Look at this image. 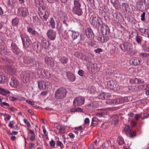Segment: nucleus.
Listing matches in <instances>:
<instances>
[{
    "instance_id": "58836bf2",
    "label": "nucleus",
    "mask_w": 149,
    "mask_h": 149,
    "mask_svg": "<svg viewBox=\"0 0 149 149\" xmlns=\"http://www.w3.org/2000/svg\"><path fill=\"white\" fill-rule=\"evenodd\" d=\"M135 39L139 44H141L142 40V38L141 36L138 35L135 38Z\"/></svg>"
},
{
    "instance_id": "473e14b6",
    "label": "nucleus",
    "mask_w": 149,
    "mask_h": 149,
    "mask_svg": "<svg viewBox=\"0 0 149 149\" xmlns=\"http://www.w3.org/2000/svg\"><path fill=\"white\" fill-rule=\"evenodd\" d=\"M33 48L37 52H40L42 51L41 48L39 47L38 44V43H36L34 44Z\"/></svg>"
},
{
    "instance_id": "680f3d73",
    "label": "nucleus",
    "mask_w": 149,
    "mask_h": 149,
    "mask_svg": "<svg viewBox=\"0 0 149 149\" xmlns=\"http://www.w3.org/2000/svg\"><path fill=\"white\" fill-rule=\"evenodd\" d=\"M26 102L32 106H33V105H34V103L33 102L29 100H26Z\"/></svg>"
},
{
    "instance_id": "0eeeda50",
    "label": "nucleus",
    "mask_w": 149,
    "mask_h": 149,
    "mask_svg": "<svg viewBox=\"0 0 149 149\" xmlns=\"http://www.w3.org/2000/svg\"><path fill=\"white\" fill-rule=\"evenodd\" d=\"M85 102V98L81 96L77 97L74 99L73 102L74 106H80L83 104Z\"/></svg>"
},
{
    "instance_id": "ea45409f",
    "label": "nucleus",
    "mask_w": 149,
    "mask_h": 149,
    "mask_svg": "<svg viewBox=\"0 0 149 149\" xmlns=\"http://www.w3.org/2000/svg\"><path fill=\"white\" fill-rule=\"evenodd\" d=\"M50 22L51 28L52 29L54 28L55 26V21L53 18H51Z\"/></svg>"
},
{
    "instance_id": "423d86ee",
    "label": "nucleus",
    "mask_w": 149,
    "mask_h": 149,
    "mask_svg": "<svg viewBox=\"0 0 149 149\" xmlns=\"http://www.w3.org/2000/svg\"><path fill=\"white\" fill-rule=\"evenodd\" d=\"M38 88L39 90H44L50 85V83L47 81H44L40 80L38 81Z\"/></svg>"
},
{
    "instance_id": "bb28decb",
    "label": "nucleus",
    "mask_w": 149,
    "mask_h": 149,
    "mask_svg": "<svg viewBox=\"0 0 149 149\" xmlns=\"http://www.w3.org/2000/svg\"><path fill=\"white\" fill-rule=\"evenodd\" d=\"M67 75L68 79L71 81H74L75 80V77L74 74L70 73H67Z\"/></svg>"
},
{
    "instance_id": "09e8293b",
    "label": "nucleus",
    "mask_w": 149,
    "mask_h": 149,
    "mask_svg": "<svg viewBox=\"0 0 149 149\" xmlns=\"http://www.w3.org/2000/svg\"><path fill=\"white\" fill-rule=\"evenodd\" d=\"M104 95L103 96L105 100H107L110 98L111 97L110 95L108 93H106L105 94H104Z\"/></svg>"
},
{
    "instance_id": "37998d69",
    "label": "nucleus",
    "mask_w": 149,
    "mask_h": 149,
    "mask_svg": "<svg viewBox=\"0 0 149 149\" xmlns=\"http://www.w3.org/2000/svg\"><path fill=\"white\" fill-rule=\"evenodd\" d=\"M146 14V13L143 12L141 15V20L142 22H144L145 21Z\"/></svg>"
},
{
    "instance_id": "5701e85b",
    "label": "nucleus",
    "mask_w": 149,
    "mask_h": 149,
    "mask_svg": "<svg viewBox=\"0 0 149 149\" xmlns=\"http://www.w3.org/2000/svg\"><path fill=\"white\" fill-rule=\"evenodd\" d=\"M111 2L116 9L120 10L121 9L120 5L118 4V0H111Z\"/></svg>"
},
{
    "instance_id": "7ed1b4c3",
    "label": "nucleus",
    "mask_w": 149,
    "mask_h": 149,
    "mask_svg": "<svg viewBox=\"0 0 149 149\" xmlns=\"http://www.w3.org/2000/svg\"><path fill=\"white\" fill-rule=\"evenodd\" d=\"M133 45L129 42H124L120 44L119 47L123 52H130L133 49Z\"/></svg>"
},
{
    "instance_id": "4468645a",
    "label": "nucleus",
    "mask_w": 149,
    "mask_h": 149,
    "mask_svg": "<svg viewBox=\"0 0 149 149\" xmlns=\"http://www.w3.org/2000/svg\"><path fill=\"white\" fill-rule=\"evenodd\" d=\"M124 131L129 133L130 137L133 138L136 136V132L135 131L131 132L129 126L126 125L124 128Z\"/></svg>"
},
{
    "instance_id": "e433bc0d",
    "label": "nucleus",
    "mask_w": 149,
    "mask_h": 149,
    "mask_svg": "<svg viewBox=\"0 0 149 149\" xmlns=\"http://www.w3.org/2000/svg\"><path fill=\"white\" fill-rule=\"evenodd\" d=\"M19 19L17 17H15L12 20V24L13 25L17 26L19 22Z\"/></svg>"
},
{
    "instance_id": "0e129e2a",
    "label": "nucleus",
    "mask_w": 149,
    "mask_h": 149,
    "mask_svg": "<svg viewBox=\"0 0 149 149\" xmlns=\"http://www.w3.org/2000/svg\"><path fill=\"white\" fill-rule=\"evenodd\" d=\"M103 50L102 49L100 48H98L97 49H95L94 50L95 52L97 53H99L100 52H102V51Z\"/></svg>"
},
{
    "instance_id": "4d7b16f0",
    "label": "nucleus",
    "mask_w": 149,
    "mask_h": 149,
    "mask_svg": "<svg viewBox=\"0 0 149 149\" xmlns=\"http://www.w3.org/2000/svg\"><path fill=\"white\" fill-rule=\"evenodd\" d=\"M109 146L108 143V142L103 143L102 144V146L105 149L107 148L108 146Z\"/></svg>"
},
{
    "instance_id": "a19ab883",
    "label": "nucleus",
    "mask_w": 149,
    "mask_h": 149,
    "mask_svg": "<svg viewBox=\"0 0 149 149\" xmlns=\"http://www.w3.org/2000/svg\"><path fill=\"white\" fill-rule=\"evenodd\" d=\"M8 71L9 72H11V73H14L15 72V70L11 66H8L7 68Z\"/></svg>"
},
{
    "instance_id": "7c9ffc66",
    "label": "nucleus",
    "mask_w": 149,
    "mask_h": 149,
    "mask_svg": "<svg viewBox=\"0 0 149 149\" xmlns=\"http://www.w3.org/2000/svg\"><path fill=\"white\" fill-rule=\"evenodd\" d=\"M6 49L5 47L2 45H0V54L2 55L7 54Z\"/></svg>"
},
{
    "instance_id": "79ce46f5",
    "label": "nucleus",
    "mask_w": 149,
    "mask_h": 149,
    "mask_svg": "<svg viewBox=\"0 0 149 149\" xmlns=\"http://www.w3.org/2000/svg\"><path fill=\"white\" fill-rule=\"evenodd\" d=\"M134 82L136 84H143L144 83V81L143 80L136 78L135 79Z\"/></svg>"
},
{
    "instance_id": "69168bd1",
    "label": "nucleus",
    "mask_w": 149,
    "mask_h": 149,
    "mask_svg": "<svg viewBox=\"0 0 149 149\" xmlns=\"http://www.w3.org/2000/svg\"><path fill=\"white\" fill-rule=\"evenodd\" d=\"M35 134H32L31 136L30 139L31 141H33L35 140Z\"/></svg>"
},
{
    "instance_id": "9d476101",
    "label": "nucleus",
    "mask_w": 149,
    "mask_h": 149,
    "mask_svg": "<svg viewBox=\"0 0 149 149\" xmlns=\"http://www.w3.org/2000/svg\"><path fill=\"white\" fill-rule=\"evenodd\" d=\"M107 85L111 89L117 90L118 88L119 89V88L118 87V85L115 81L111 80L107 81Z\"/></svg>"
},
{
    "instance_id": "dca6fc26",
    "label": "nucleus",
    "mask_w": 149,
    "mask_h": 149,
    "mask_svg": "<svg viewBox=\"0 0 149 149\" xmlns=\"http://www.w3.org/2000/svg\"><path fill=\"white\" fill-rule=\"evenodd\" d=\"M65 32L67 34H68V36L70 35L72 36L74 40L77 38L79 36V34L78 32H73L72 31L70 30H66Z\"/></svg>"
},
{
    "instance_id": "3c124183",
    "label": "nucleus",
    "mask_w": 149,
    "mask_h": 149,
    "mask_svg": "<svg viewBox=\"0 0 149 149\" xmlns=\"http://www.w3.org/2000/svg\"><path fill=\"white\" fill-rule=\"evenodd\" d=\"M0 93L3 95H6V91L4 89L0 88Z\"/></svg>"
},
{
    "instance_id": "de8ad7c7",
    "label": "nucleus",
    "mask_w": 149,
    "mask_h": 149,
    "mask_svg": "<svg viewBox=\"0 0 149 149\" xmlns=\"http://www.w3.org/2000/svg\"><path fill=\"white\" fill-rule=\"evenodd\" d=\"M139 31L142 33H143L145 34H148V32L146 31V29L143 28H140L139 29Z\"/></svg>"
},
{
    "instance_id": "2eb2a0df",
    "label": "nucleus",
    "mask_w": 149,
    "mask_h": 149,
    "mask_svg": "<svg viewBox=\"0 0 149 149\" xmlns=\"http://www.w3.org/2000/svg\"><path fill=\"white\" fill-rule=\"evenodd\" d=\"M38 13L40 17L43 21H46L49 17V14L47 12L45 11H38Z\"/></svg>"
},
{
    "instance_id": "a211bd4d",
    "label": "nucleus",
    "mask_w": 149,
    "mask_h": 149,
    "mask_svg": "<svg viewBox=\"0 0 149 149\" xmlns=\"http://www.w3.org/2000/svg\"><path fill=\"white\" fill-rule=\"evenodd\" d=\"M22 75L24 82H27L29 81L30 78V74L29 71L23 72Z\"/></svg>"
},
{
    "instance_id": "9b49d317",
    "label": "nucleus",
    "mask_w": 149,
    "mask_h": 149,
    "mask_svg": "<svg viewBox=\"0 0 149 149\" xmlns=\"http://www.w3.org/2000/svg\"><path fill=\"white\" fill-rule=\"evenodd\" d=\"M146 3V0H138L136 4L138 9L140 11L143 12L144 10V5L145 6Z\"/></svg>"
},
{
    "instance_id": "338daca9",
    "label": "nucleus",
    "mask_w": 149,
    "mask_h": 149,
    "mask_svg": "<svg viewBox=\"0 0 149 149\" xmlns=\"http://www.w3.org/2000/svg\"><path fill=\"white\" fill-rule=\"evenodd\" d=\"M80 55H82V54L77 52H75L74 53V55L77 58H79L80 57Z\"/></svg>"
},
{
    "instance_id": "6e6552de",
    "label": "nucleus",
    "mask_w": 149,
    "mask_h": 149,
    "mask_svg": "<svg viewBox=\"0 0 149 149\" xmlns=\"http://www.w3.org/2000/svg\"><path fill=\"white\" fill-rule=\"evenodd\" d=\"M100 31L103 35H108L110 33V30L108 26L103 23L101 25Z\"/></svg>"
},
{
    "instance_id": "bf43d9fd",
    "label": "nucleus",
    "mask_w": 149,
    "mask_h": 149,
    "mask_svg": "<svg viewBox=\"0 0 149 149\" xmlns=\"http://www.w3.org/2000/svg\"><path fill=\"white\" fill-rule=\"evenodd\" d=\"M0 105H1V106L2 107L4 106H9V105L8 103L5 102H2V103H0Z\"/></svg>"
},
{
    "instance_id": "412c9836",
    "label": "nucleus",
    "mask_w": 149,
    "mask_h": 149,
    "mask_svg": "<svg viewBox=\"0 0 149 149\" xmlns=\"http://www.w3.org/2000/svg\"><path fill=\"white\" fill-rule=\"evenodd\" d=\"M23 59L24 63L27 64H30L32 63L33 61V58L29 56H24Z\"/></svg>"
},
{
    "instance_id": "f257e3e1",
    "label": "nucleus",
    "mask_w": 149,
    "mask_h": 149,
    "mask_svg": "<svg viewBox=\"0 0 149 149\" xmlns=\"http://www.w3.org/2000/svg\"><path fill=\"white\" fill-rule=\"evenodd\" d=\"M74 6L72 8V12L73 14L78 16H81L83 14L81 8V0H73Z\"/></svg>"
},
{
    "instance_id": "f704fd0d",
    "label": "nucleus",
    "mask_w": 149,
    "mask_h": 149,
    "mask_svg": "<svg viewBox=\"0 0 149 149\" xmlns=\"http://www.w3.org/2000/svg\"><path fill=\"white\" fill-rule=\"evenodd\" d=\"M43 72L45 74V77L47 79H49L51 77V74L47 70H43L41 71V72Z\"/></svg>"
},
{
    "instance_id": "5fc2aeb1",
    "label": "nucleus",
    "mask_w": 149,
    "mask_h": 149,
    "mask_svg": "<svg viewBox=\"0 0 149 149\" xmlns=\"http://www.w3.org/2000/svg\"><path fill=\"white\" fill-rule=\"evenodd\" d=\"M50 146L53 148H54L55 145V142L52 139L49 142Z\"/></svg>"
},
{
    "instance_id": "20e7f679",
    "label": "nucleus",
    "mask_w": 149,
    "mask_h": 149,
    "mask_svg": "<svg viewBox=\"0 0 149 149\" xmlns=\"http://www.w3.org/2000/svg\"><path fill=\"white\" fill-rule=\"evenodd\" d=\"M90 22L94 27L98 28L103 23L102 19L98 17H93L90 20Z\"/></svg>"
},
{
    "instance_id": "6e6d98bb",
    "label": "nucleus",
    "mask_w": 149,
    "mask_h": 149,
    "mask_svg": "<svg viewBox=\"0 0 149 149\" xmlns=\"http://www.w3.org/2000/svg\"><path fill=\"white\" fill-rule=\"evenodd\" d=\"M107 8L106 6H103L102 7H100V10L105 12L107 10Z\"/></svg>"
},
{
    "instance_id": "f3484780",
    "label": "nucleus",
    "mask_w": 149,
    "mask_h": 149,
    "mask_svg": "<svg viewBox=\"0 0 149 149\" xmlns=\"http://www.w3.org/2000/svg\"><path fill=\"white\" fill-rule=\"evenodd\" d=\"M86 35L91 39H93L94 37V35L92 29L90 27L88 28L85 30Z\"/></svg>"
},
{
    "instance_id": "39448f33",
    "label": "nucleus",
    "mask_w": 149,
    "mask_h": 149,
    "mask_svg": "<svg viewBox=\"0 0 149 149\" xmlns=\"http://www.w3.org/2000/svg\"><path fill=\"white\" fill-rule=\"evenodd\" d=\"M22 41L23 47L25 48H27L29 47L31 43L30 40L26 34H23L20 35Z\"/></svg>"
},
{
    "instance_id": "c756f323",
    "label": "nucleus",
    "mask_w": 149,
    "mask_h": 149,
    "mask_svg": "<svg viewBox=\"0 0 149 149\" xmlns=\"http://www.w3.org/2000/svg\"><path fill=\"white\" fill-rule=\"evenodd\" d=\"M8 77L5 75H0V83L4 84L8 79Z\"/></svg>"
},
{
    "instance_id": "c9c22d12",
    "label": "nucleus",
    "mask_w": 149,
    "mask_h": 149,
    "mask_svg": "<svg viewBox=\"0 0 149 149\" xmlns=\"http://www.w3.org/2000/svg\"><path fill=\"white\" fill-rule=\"evenodd\" d=\"M16 0H8L7 3L8 5L10 7H13L15 5Z\"/></svg>"
},
{
    "instance_id": "864d4df0",
    "label": "nucleus",
    "mask_w": 149,
    "mask_h": 149,
    "mask_svg": "<svg viewBox=\"0 0 149 149\" xmlns=\"http://www.w3.org/2000/svg\"><path fill=\"white\" fill-rule=\"evenodd\" d=\"M143 117H141V118L142 119H144L146 118H148L149 116V113H148L146 112L143 113Z\"/></svg>"
},
{
    "instance_id": "052dcab7",
    "label": "nucleus",
    "mask_w": 149,
    "mask_h": 149,
    "mask_svg": "<svg viewBox=\"0 0 149 149\" xmlns=\"http://www.w3.org/2000/svg\"><path fill=\"white\" fill-rule=\"evenodd\" d=\"M23 121L24 123L28 127H29L31 126V125L29 122L26 119H24Z\"/></svg>"
},
{
    "instance_id": "4be33fe9",
    "label": "nucleus",
    "mask_w": 149,
    "mask_h": 149,
    "mask_svg": "<svg viewBox=\"0 0 149 149\" xmlns=\"http://www.w3.org/2000/svg\"><path fill=\"white\" fill-rule=\"evenodd\" d=\"M19 83V82L16 79L14 78H11L10 84L11 87H16L18 86Z\"/></svg>"
},
{
    "instance_id": "13d9d810",
    "label": "nucleus",
    "mask_w": 149,
    "mask_h": 149,
    "mask_svg": "<svg viewBox=\"0 0 149 149\" xmlns=\"http://www.w3.org/2000/svg\"><path fill=\"white\" fill-rule=\"evenodd\" d=\"M103 38L104 42H107L109 39V38L108 36H103Z\"/></svg>"
},
{
    "instance_id": "1a4fd4ad",
    "label": "nucleus",
    "mask_w": 149,
    "mask_h": 149,
    "mask_svg": "<svg viewBox=\"0 0 149 149\" xmlns=\"http://www.w3.org/2000/svg\"><path fill=\"white\" fill-rule=\"evenodd\" d=\"M11 48L12 52L16 55L20 57L22 55V52L14 42L12 43Z\"/></svg>"
},
{
    "instance_id": "a878e982",
    "label": "nucleus",
    "mask_w": 149,
    "mask_h": 149,
    "mask_svg": "<svg viewBox=\"0 0 149 149\" xmlns=\"http://www.w3.org/2000/svg\"><path fill=\"white\" fill-rule=\"evenodd\" d=\"M121 7L124 11L126 12H129L130 7L128 3H123L121 5Z\"/></svg>"
},
{
    "instance_id": "72a5a7b5",
    "label": "nucleus",
    "mask_w": 149,
    "mask_h": 149,
    "mask_svg": "<svg viewBox=\"0 0 149 149\" xmlns=\"http://www.w3.org/2000/svg\"><path fill=\"white\" fill-rule=\"evenodd\" d=\"M33 22L35 24L38 25L40 23V20L38 16H33Z\"/></svg>"
},
{
    "instance_id": "4c0bfd02",
    "label": "nucleus",
    "mask_w": 149,
    "mask_h": 149,
    "mask_svg": "<svg viewBox=\"0 0 149 149\" xmlns=\"http://www.w3.org/2000/svg\"><path fill=\"white\" fill-rule=\"evenodd\" d=\"M117 141L118 143L120 145H123L125 143L124 140L123 138L120 136L118 137Z\"/></svg>"
},
{
    "instance_id": "603ef678",
    "label": "nucleus",
    "mask_w": 149,
    "mask_h": 149,
    "mask_svg": "<svg viewBox=\"0 0 149 149\" xmlns=\"http://www.w3.org/2000/svg\"><path fill=\"white\" fill-rule=\"evenodd\" d=\"M113 99L108 100L106 101V103L107 104L109 105H111L113 104Z\"/></svg>"
},
{
    "instance_id": "b1692460",
    "label": "nucleus",
    "mask_w": 149,
    "mask_h": 149,
    "mask_svg": "<svg viewBox=\"0 0 149 149\" xmlns=\"http://www.w3.org/2000/svg\"><path fill=\"white\" fill-rule=\"evenodd\" d=\"M141 61V58L136 57L133 58L132 60V63L134 65H139Z\"/></svg>"
},
{
    "instance_id": "ddd939ff",
    "label": "nucleus",
    "mask_w": 149,
    "mask_h": 149,
    "mask_svg": "<svg viewBox=\"0 0 149 149\" xmlns=\"http://www.w3.org/2000/svg\"><path fill=\"white\" fill-rule=\"evenodd\" d=\"M45 63L48 66L52 67L54 65L53 59L51 57L46 56L45 58Z\"/></svg>"
},
{
    "instance_id": "6ab92c4d",
    "label": "nucleus",
    "mask_w": 149,
    "mask_h": 149,
    "mask_svg": "<svg viewBox=\"0 0 149 149\" xmlns=\"http://www.w3.org/2000/svg\"><path fill=\"white\" fill-rule=\"evenodd\" d=\"M18 11H21V15L23 17H24L29 14L28 9L25 7H22L18 9Z\"/></svg>"
},
{
    "instance_id": "cd10ccee",
    "label": "nucleus",
    "mask_w": 149,
    "mask_h": 149,
    "mask_svg": "<svg viewBox=\"0 0 149 149\" xmlns=\"http://www.w3.org/2000/svg\"><path fill=\"white\" fill-rule=\"evenodd\" d=\"M111 119L112 123H113L114 124L116 125L118 123L119 119L118 116L116 115H113L111 117Z\"/></svg>"
},
{
    "instance_id": "2f4dec72",
    "label": "nucleus",
    "mask_w": 149,
    "mask_h": 149,
    "mask_svg": "<svg viewBox=\"0 0 149 149\" xmlns=\"http://www.w3.org/2000/svg\"><path fill=\"white\" fill-rule=\"evenodd\" d=\"M99 122V119L97 118L94 117L92 119L91 125L93 126H95L98 124Z\"/></svg>"
},
{
    "instance_id": "c85d7f7f",
    "label": "nucleus",
    "mask_w": 149,
    "mask_h": 149,
    "mask_svg": "<svg viewBox=\"0 0 149 149\" xmlns=\"http://www.w3.org/2000/svg\"><path fill=\"white\" fill-rule=\"evenodd\" d=\"M59 61L62 64H66L68 62V59L66 56H63L60 58Z\"/></svg>"
},
{
    "instance_id": "f8f14e48",
    "label": "nucleus",
    "mask_w": 149,
    "mask_h": 149,
    "mask_svg": "<svg viewBox=\"0 0 149 149\" xmlns=\"http://www.w3.org/2000/svg\"><path fill=\"white\" fill-rule=\"evenodd\" d=\"M47 35L49 40H54L56 38V32L52 29H50L47 31Z\"/></svg>"
},
{
    "instance_id": "8fccbe9b",
    "label": "nucleus",
    "mask_w": 149,
    "mask_h": 149,
    "mask_svg": "<svg viewBox=\"0 0 149 149\" xmlns=\"http://www.w3.org/2000/svg\"><path fill=\"white\" fill-rule=\"evenodd\" d=\"M36 65L37 68L40 69L41 68L42 64L40 62L38 61H36Z\"/></svg>"
},
{
    "instance_id": "f03ea898",
    "label": "nucleus",
    "mask_w": 149,
    "mask_h": 149,
    "mask_svg": "<svg viewBox=\"0 0 149 149\" xmlns=\"http://www.w3.org/2000/svg\"><path fill=\"white\" fill-rule=\"evenodd\" d=\"M67 92L66 89L63 88L58 89L55 92V97L56 99L61 100L66 97Z\"/></svg>"
},
{
    "instance_id": "a18cd8bd",
    "label": "nucleus",
    "mask_w": 149,
    "mask_h": 149,
    "mask_svg": "<svg viewBox=\"0 0 149 149\" xmlns=\"http://www.w3.org/2000/svg\"><path fill=\"white\" fill-rule=\"evenodd\" d=\"M46 7L45 6H40L39 8L38 11L40 10L41 11H45V12H47L46 11Z\"/></svg>"
},
{
    "instance_id": "e2e57ef3",
    "label": "nucleus",
    "mask_w": 149,
    "mask_h": 149,
    "mask_svg": "<svg viewBox=\"0 0 149 149\" xmlns=\"http://www.w3.org/2000/svg\"><path fill=\"white\" fill-rule=\"evenodd\" d=\"M54 127L55 128L59 130H60L61 128V125L57 123H56L54 125Z\"/></svg>"
},
{
    "instance_id": "aec40b11",
    "label": "nucleus",
    "mask_w": 149,
    "mask_h": 149,
    "mask_svg": "<svg viewBox=\"0 0 149 149\" xmlns=\"http://www.w3.org/2000/svg\"><path fill=\"white\" fill-rule=\"evenodd\" d=\"M41 45L44 48L47 49L49 45V43L45 38H43L41 40Z\"/></svg>"
},
{
    "instance_id": "c03bdc74",
    "label": "nucleus",
    "mask_w": 149,
    "mask_h": 149,
    "mask_svg": "<svg viewBox=\"0 0 149 149\" xmlns=\"http://www.w3.org/2000/svg\"><path fill=\"white\" fill-rule=\"evenodd\" d=\"M138 35H139L138 32L135 31L134 32H132L131 34V38H133L134 37H135V38H136Z\"/></svg>"
},
{
    "instance_id": "49530a36",
    "label": "nucleus",
    "mask_w": 149,
    "mask_h": 149,
    "mask_svg": "<svg viewBox=\"0 0 149 149\" xmlns=\"http://www.w3.org/2000/svg\"><path fill=\"white\" fill-rule=\"evenodd\" d=\"M118 12H116L113 13V18L115 19H117L119 18V14Z\"/></svg>"
},
{
    "instance_id": "774afa93",
    "label": "nucleus",
    "mask_w": 149,
    "mask_h": 149,
    "mask_svg": "<svg viewBox=\"0 0 149 149\" xmlns=\"http://www.w3.org/2000/svg\"><path fill=\"white\" fill-rule=\"evenodd\" d=\"M80 39L81 41H83L85 38V36L84 33L81 34L80 36Z\"/></svg>"
},
{
    "instance_id": "393cba45",
    "label": "nucleus",
    "mask_w": 149,
    "mask_h": 149,
    "mask_svg": "<svg viewBox=\"0 0 149 149\" xmlns=\"http://www.w3.org/2000/svg\"><path fill=\"white\" fill-rule=\"evenodd\" d=\"M27 29L28 32L33 36H36V34H38V33L32 27H27Z\"/></svg>"
}]
</instances>
